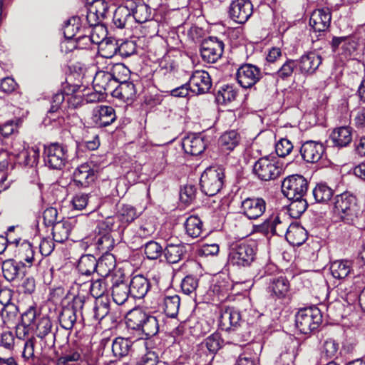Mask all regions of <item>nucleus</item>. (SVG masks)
I'll return each instance as SVG.
<instances>
[{
    "instance_id": "nucleus-60",
    "label": "nucleus",
    "mask_w": 365,
    "mask_h": 365,
    "mask_svg": "<svg viewBox=\"0 0 365 365\" xmlns=\"http://www.w3.org/2000/svg\"><path fill=\"white\" fill-rule=\"evenodd\" d=\"M106 291L107 284L105 279H98L90 284V292L96 299L101 297H108L107 296H104Z\"/></svg>"
},
{
    "instance_id": "nucleus-57",
    "label": "nucleus",
    "mask_w": 365,
    "mask_h": 365,
    "mask_svg": "<svg viewBox=\"0 0 365 365\" xmlns=\"http://www.w3.org/2000/svg\"><path fill=\"white\" fill-rule=\"evenodd\" d=\"M128 73V68L123 63L114 64L110 72L112 79L115 81V84L127 81L126 78Z\"/></svg>"
},
{
    "instance_id": "nucleus-14",
    "label": "nucleus",
    "mask_w": 365,
    "mask_h": 365,
    "mask_svg": "<svg viewBox=\"0 0 365 365\" xmlns=\"http://www.w3.org/2000/svg\"><path fill=\"white\" fill-rule=\"evenodd\" d=\"M253 13V6L250 0H236L230 6V17L238 24H245Z\"/></svg>"
},
{
    "instance_id": "nucleus-2",
    "label": "nucleus",
    "mask_w": 365,
    "mask_h": 365,
    "mask_svg": "<svg viewBox=\"0 0 365 365\" xmlns=\"http://www.w3.org/2000/svg\"><path fill=\"white\" fill-rule=\"evenodd\" d=\"M257 244L248 240L233 243L230 248V262L239 267H250L256 259Z\"/></svg>"
},
{
    "instance_id": "nucleus-9",
    "label": "nucleus",
    "mask_w": 365,
    "mask_h": 365,
    "mask_svg": "<svg viewBox=\"0 0 365 365\" xmlns=\"http://www.w3.org/2000/svg\"><path fill=\"white\" fill-rule=\"evenodd\" d=\"M93 319L100 322L106 317L112 322H117L121 318V313L118 307L111 308L108 297L96 299L91 313Z\"/></svg>"
},
{
    "instance_id": "nucleus-10",
    "label": "nucleus",
    "mask_w": 365,
    "mask_h": 365,
    "mask_svg": "<svg viewBox=\"0 0 365 365\" xmlns=\"http://www.w3.org/2000/svg\"><path fill=\"white\" fill-rule=\"evenodd\" d=\"M225 44L222 41L215 36L204 39L200 44V55L205 62L213 63L222 56Z\"/></svg>"
},
{
    "instance_id": "nucleus-6",
    "label": "nucleus",
    "mask_w": 365,
    "mask_h": 365,
    "mask_svg": "<svg viewBox=\"0 0 365 365\" xmlns=\"http://www.w3.org/2000/svg\"><path fill=\"white\" fill-rule=\"evenodd\" d=\"M283 172L282 165L269 157H263L258 159L254 164V174L262 181L275 180Z\"/></svg>"
},
{
    "instance_id": "nucleus-53",
    "label": "nucleus",
    "mask_w": 365,
    "mask_h": 365,
    "mask_svg": "<svg viewBox=\"0 0 365 365\" xmlns=\"http://www.w3.org/2000/svg\"><path fill=\"white\" fill-rule=\"evenodd\" d=\"M222 342L223 341L220 338L219 334L215 333L206 338L205 341L200 344L202 347H204L215 356L218 350L222 347Z\"/></svg>"
},
{
    "instance_id": "nucleus-23",
    "label": "nucleus",
    "mask_w": 365,
    "mask_h": 365,
    "mask_svg": "<svg viewBox=\"0 0 365 365\" xmlns=\"http://www.w3.org/2000/svg\"><path fill=\"white\" fill-rule=\"evenodd\" d=\"M115 86V81L112 79L110 72L100 71L96 73L93 80V87L96 93L113 92Z\"/></svg>"
},
{
    "instance_id": "nucleus-3",
    "label": "nucleus",
    "mask_w": 365,
    "mask_h": 365,
    "mask_svg": "<svg viewBox=\"0 0 365 365\" xmlns=\"http://www.w3.org/2000/svg\"><path fill=\"white\" fill-rule=\"evenodd\" d=\"M295 322L301 333L310 334L322 322L321 310L315 306L301 309L296 314Z\"/></svg>"
},
{
    "instance_id": "nucleus-44",
    "label": "nucleus",
    "mask_w": 365,
    "mask_h": 365,
    "mask_svg": "<svg viewBox=\"0 0 365 365\" xmlns=\"http://www.w3.org/2000/svg\"><path fill=\"white\" fill-rule=\"evenodd\" d=\"M330 271L336 279L346 277L351 271V262L347 260H336L331 263Z\"/></svg>"
},
{
    "instance_id": "nucleus-40",
    "label": "nucleus",
    "mask_w": 365,
    "mask_h": 365,
    "mask_svg": "<svg viewBox=\"0 0 365 365\" xmlns=\"http://www.w3.org/2000/svg\"><path fill=\"white\" fill-rule=\"evenodd\" d=\"M39 150L36 147H31L21 151L19 156V163L24 167L33 168L38 164Z\"/></svg>"
},
{
    "instance_id": "nucleus-27",
    "label": "nucleus",
    "mask_w": 365,
    "mask_h": 365,
    "mask_svg": "<svg viewBox=\"0 0 365 365\" xmlns=\"http://www.w3.org/2000/svg\"><path fill=\"white\" fill-rule=\"evenodd\" d=\"M268 291L278 298H284L289 291V282L285 277H273L269 279Z\"/></svg>"
},
{
    "instance_id": "nucleus-11",
    "label": "nucleus",
    "mask_w": 365,
    "mask_h": 365,
    "mask_svg": "<svg viewBox=\"0 0 365 365\" xmlns=\"http://www.w3.org/2000/svg\"><path fill=\"white\" fill-rule=\"evenodd\" d=\"M91 120L96 128L107 127L116 120L115 110L112 106H97L92 110Z\"/></svg>"
},
{
    "instance_id": "nucleus-58",
    "label": "nucleus",
    "mask_w": 365,
    "mask_h": 365,
    "mask_svg": "<svg viewBox=\"0 0 365 365\" xmlns=\"http://www.w3.org/2000/svg\"><path fill=\"white\" fill-rule=\"evenodd\" d=\"M294 70L298 71L297 60H287L277 70V74L282 79L290 77Z\"/></svg>"
},
{
    "instance_id": "nucleus-35",
    "label": "nucleus",
    "mask_w": 365,
    "mask_h": 365,
    "mask_svg": "<svg viewBox=\"0 0 365 365\" xmlns=\"http://www.w3.org/2000/svg\"><path fill=\"white\" fill-rule=\"evenodd\" d=\"M85 28V26H82L78 16H73L65 23L63 26L64 36L69 41H72Z\"/></svg>"
},
{
    "instance_id": "nucleus-45",
    "label": "nucleus",
    "mask_w": 365,
    "mask_h": 365,
    "mask_svg": "<svg viewBox=\"0 0 365 365\" xmlns=\"http://www.w3.org/2000/svg\"><path fill=\"white\" fill-rule=\"evenodd\" d=\"M115 215L123 228L138 217L136 209L130 205H123Z\"/></svg>"
},
{
    "instance_id": "nucleus-7",
    "label": "nucleus",
    "mask_w": 365,
    "mask_h": 365,
    "mask_svg": "<svg viewBox=\"0 0 365 365\" xmlns=\"http://www.w3.org/2000/svg\"><path fill=\"white\" fill-rule=\"evenodd\" d=\"M308 180L301 175H291L282 182V192L288 199H300L307 195Z\"/></svg>"
},
{
    "instance_id": "nucleus-13",
    "label": "nucleus",
    "mask_w": 365,
    "mask_h": 365,
    "mask_svg": "<svg viewBox=\"0 0 365 365\" xmlns=\"http://www.w3.org/2000/svg\"><path fill=\"white\" fill-rule=\"evenodd\" d=\"M266 210V202L262 197H247L241 202L240 210L250 220L261 217Z\"/></svg>"
},
{
    "instance_id": "nucleus-4",
    "label": "nucleus",
    "mask_w": 365,
    "mask_h": 365,
    "mask_svg": "<svg viewBox=\"0 0 365 365\" xmlns=\"http://www.w3.org/2000/svg\"><path fill=\"white\" fill-rule=\"evenodd\" d=\"M225 173L220 168H208L201 175L200 185L201 190L206 195L214 196L222 188Z\"/></svg>"
},
{
    "instance_id": "nucleus-1",
    "label": "nucleus",
    "mask_w": 365,
    "mask_h": 365,
    "mask_svg": "<svg viewBox=\"0 0 365 365\" xmlns=\"http://www.w3.org/2000/svg\"><path fill=\"white\" fill-rule=\"evenodd\" d=\"M334 214L344 223L359 227L361 212L356 197L345 192L334 197Z\"/></svg>"
},
{
    "instance_id": "nucleus-19",
    "label": "nucleus",
    "mask_w": 365,
    "mask_h": 365,
    "mask_svg": "<svg viewBox=\"0 0 365 365\" xmlns=\"http://www.w3.org/2000/svg\"><path fill=\"white\" fill-rule=\"evenodd\" d=\"M331 15L329 9L315 10L311 15L309 25L315 32L326 31L331 23Z\"/></svg>"
},
{
    "instance_id": "nucleus-5",
    "label": "nucleus",
    "mask_w": 365,
    "mask_h": 365,
    "mask_svg": "<svg viewBox=\"0 0 365 365\" xmlns=\"http://www.w3.org/2000/svg\"><path fill=\"white\" fill-rule=\"evenodd\" d=\"M43 157L45 165L49 168L62 170L68 160L67 146L58 143L44 145Z\"/></svg>"
},
{
    "instance_id": "nucleus-46",
    "label": "nucleus",
    "mask_w": 365,
    "mask_h": 365,
    "mask_svg": "<svg viewBox=\"0 0 365 365\" xmlns=\"http://www.w3.org/2000/svg\"><path fill=\"white\" fill-rule=\"evenodd\" d=\"M186 233L192 238L200 236L202 232V222L197 216H190L184 224Z\"/></svg>"
},
{
    "instance_id": "nucleus-41",
    "label": "nucleus",
    "mask_w": 365,
    "mask_h": 365,
    "mask_svg": "<svg viewBox=\"0 0 365 365\" xmlns=\"http://www.w3.org/2000/svg\"><path fill=\"white\" fill-rule=\"evenodd\" d=\"M163 303L164 312L168 317L174 318L178 315L180 305V298L178 294H165Z\"/></svg>"
},
{
    "instance_id": "nucleus-48",
    "label": "nucleus",
    "mask_w": 365,
    "mask_h": 365,
    "mask_svg": "<svg viewBox=\"0 0 365 365\" xmlns=\"http://www.w3.org/2000/svg\"><path fill=\"white\" fill-rule=\"evenodd\" d=\"M131 13L133 21L139 24L145 23L152 19L151 9L145 1L143 4L136 5Z\"/></svg>"
},
{
    "instance_id": "nucleus-28",
    "label": "nucleus",
    "mask_w": 365,
    "mask_h": 365,
    "mask_svg": "<svg viewBox=\"0 0 365 365\" xmlns=\"http://www.w3.org/2000/svg\"><path fill=\"white\" fill-rule=\"evenodd\" d=\"M286 239L293 246H300L307 240V232L297 223L291 224L287 230Z\"/></svg>"
},
{
    "instance_id": "nucleus-34",
    "label": "nucleus",
    "mask_w": 365,
    "mask_h": 365,
    "mask_svg": "<svg viewBox=\"0 0 365 365\" xmlns=\"http://www.w3.org/2000/svg\"><path fill=\"white\" fill-rule=\"evenodd\" d=\"M97 262L98 267L96 272L103 278L108 277L115 268V258L110 253L103 255Z\"/></svg>"
},
{
    "instance_id": "nucleus-63",
    "label": "nucleus",
    "mask_w": 365,
    "mask_h": 365,
    "mask_svg": "<svg viewBox=\"0 0 365 365\" xmlns=\"http://www.w3.org/2000/svg\"><path fill=\"white\" fill-rule=\"evenodd\" d=\"M81 359V354L77 349H70L63 354L56 361V365H68L70 362L78 361Z\"/></svg>"
},
{
    "instance_id": "nucleus-29",
    "label": "nucleus",
    "mask_w": 365,
    "mask_h": 365,
    "mask_svg": "<svg viewBox=\"0 0 365 365\" xmlns=\"http://www.w3.org/2000/svg\"><path fill=\"white\" fill-rule=\"evenodd\" d=\"M133 342L129 338L116 337L112 342L113 356L116 359L125 357L132 351Z\"/></svg>"
},
{
    "instance_id": "nucleus-22",
    "label": "nucleus",
    "mask_w": 365,
    "mask_h": 365,
    "mask_svg": "<svg viewBox=\"0 0 365 365\" xmlns=\"http://www.w3.org/2000/svg\"><path fill=\"white\" fill-rule=\"evenodd\" d=\"M128 287L130 297L136 299H143L150 289V284L146 277L143 275L138 274L131 278Z\"/></svg>"
},
{
    "instance_id": "nucleus-37",
    "label": "nucleus",
    "mask_w": 365,
    "mask_h": 365,
    "mask_svg": "<svg viewBox=\"0 0 365 365\" xmlns=\"http://www.w3.org/2000/svg\"><path fill=\"white\" fill-rule=\"evenodd\" d=\"M148 313L140 308H135L128 312L126 315V324L128 328L140 331V328L145 320Z\"/></svg>"
},
{
    "instance_id": "nucleus-59",
    "label": "nucleus",
    "mask_w": 365,
    "mask_h": 365,
    "mask_svg": "<svg viewBox=\"0 0 365 365\" xmlns=\"http://www.w3.org/2000/svg\"><path fill=\"white\" fill-rule=\"evenodd\" d=\"M215 356L202 347L200 344L197 346L194 359L197 365H210Z\"/></svg>"
},
{
    "instance_id": "nucleus-30",
    "label": "nucleus",
    "mask_w": 365,
    "mask_h": 365,
    "mask_svg": "<svg viewBox=\"0 0 365 365\" xmlns=\"http://www.w3.org/2000/svg\"><path fill=\"white\" fill-rule=\"evenodd\" d=\"M36 336L41 339L48 338L49 346H53L56 334L52 332V322L48 317H43L38 319L36 324Z\"/></svg>"
},
{
    "instance_id": "nucleus-54",
    "label": "nucleus",
    "mask_w": 365,
    "mask_h": 365,
    "mask_svg": "<svg viewBox=\"0 0 365 365\" xmlns=\"http://www.w3.org/2000/svg\"><path fill=\"white\" fill-rule=\"evenodd\" d=\"M292 202L289 206L290 215L294 218L299 217L308 207L307 200L304 197L300 199H290Z\"/></svg>"
},
{
    "instance_id": "nucleus-20",
    "label": "nucleus",
    "mask_w": 365,
    "mask_h": 365,
    "mask_svg": "<svg viewBox=\"0 0 365 365\" xmlns=\"http://www.w3.org/2000/svg\"><path fill=\"white\" fill-rule=\"evenodd\" d=\"M241 323L240 312L234 309H226L220 317L219 326L221 330L227 332L237 330Z\"/></svg>"
},
{
    "instance_id": "nucleus-43",
    "label": "nucleus",
    "mask_w": 365,
    "mask_h": 365,
    "mask_svg": "<svg viewBox=\"0 0 365 365\" xmlns=\"http://www.w3.org/2000/svg\"><path fill=\"white\" fill-rule=\"evenodd\" d=\"M334 195L333 190L326 183H318L313 189L312 196L315 202L326 203L329 202Z\"/></svg>"
},
{
    "instance_id": "nucleus-61",
    "label": "nucleus",
    "mask_w": 365,
    "mask_h": 365,
    "mask_svg": "<svg viewBox=\"0 0 365 365\" xmlns=\"http://www.w3.org/2000/svg\"><path fill=\"white\" fill-rule=\"evenodd\" d=\"M237 92L232 86L226 85L222 86L217 92V99L218 101L231 102L235 100Z\"/></svg>"
},
{
    "instance_id": "nucleus-8",
    "label": "nucleus",
    "mask_w": 365,
    "mask_h": 365,
    "mask_svg": "<svg viewBox=\"0 0 365 365\" xmlns=\"http://www.w3.org/2000/svg\"><path fill=\"white\" fill-rule=\"evenodd\" d=\"M86 303L83 296H76L73 298L72 304L63 307L59 315V323L63 329L69 330L73 327L77 319L76 312L81 311L83 315V309Z\"/></svg>"
},
{
    "instance_id": "nucleus-39",
    "label": "nucleus",
    "mask_w": 365,
    "mask_h": 365,
    "mask_svg": "<svg viewBox=\"0 0 365 365\" xmlns=\"http://www.w3.org/2000/svg\"><path fill=\"white\" fill-rule=\"evenodd\" d=\"M130 289L128 284L123 281L116 282L112 287V297L118 305L123 304L128 299Z\"/></svg>"
},
{
    "instance_id": "nucleus-26",
    "label": "nucleus",
    "mask_w": 365,
    "mask_h": 365,
    "mask_svg": "<svg viewBox=\"0 0 365 365\" xmlns=\"http://www.w3.org/2000/svg\"><path fill=\"white\" fill-rule=\"evenodd\" d=\"M136 88L133 82L125 81L120 83L113 91V96L127 103H131L136 98Z\"/></svg>"
},
{
    "instance_id": "nucleus-21",
    "label": "nucleus",
    "mask_w": 365,
    "mask_h": 365,
    "mask_svg": "<svg viewBox=\"0 0 365 365\" xmlns=\"http://www.w3.org/2000/svg\"><path fill=\"white\" fill-rule=\"evenodd\" d=\"M96 178L95 170L88 163L79 165L73 173V182L81 187H87Z\"/></svg>"
},
{
    "instance_id": "nucleus-56",
    "label": "nucleus",
    "mask_w": 365,
    "mask_h": 365,
    "mask_svg": "<svg viewBox=\"0 0 365 365\" xmlns=\"http://www.w3.org/2000/svg\"><path fill=\"white\" fill-rule=\"evenodd\" d=\"M339 349V344L333 339L329 338L324 341L321 348V354L326 359L334 358Z\"/></svg>"
},
{
    "instance_id": "nucleus-17",
    "label": "nucleus",
    "mask_w": 365,
    "mask_h": 365,
    "mask_svg": "<svg viewBox=\"0 0 365 365\" xmlns=\"http://www.w3.org/2000/svg\"><path fill=\"white\" fill-rule=\"evenodd\" d=\"M297 62L299 73L308 76L316 72L322 62V58L317 53L310 51L302 55Z\"/></svg>"
},
{
    "instance_id": "nucleus-42",
    "label": "nucleus",
    "mask_w": 365,
    "mask_h": 365,
    "mask_svg": "<svg viewBox=\"0 0 365 365\" xmlns=\"http://www.w3.org/2000/svg\"><path fill=\"white\" fill-rule=\"evenodd\" d=\"M11 242L16 244L18 246L19 255L21 259L28 263L29 266H31L35 260V252L32 245L27 240H24L20 243V240L16 239Z\"/></svg>"
},
{
    "instance_id": "nucleus-32",
    "label": "nucleus",
    "mask_w": 365,
    "mask_h": 365,
    "mask_svg": "<svg viewBox=\"0 0 365 365\" xmlns=\"http://www.w3.org/2000/svg\"><path fill=\"white\" fill-rule=\"evenodd\" d=\"M240 134L235 130L225 132L219 138L218 144L222 152L233 150L240 141Z\"/></svg>"
},
{
    "instance_id": "nucleus-55",
    "label": "nucleus",
    "mask_w": 365,
    "mask_h": 365,
    "mask_svg": "<svg viewBox=\"0 0 365 365\" xmlns=\"http://www.w3.org/2000/svg\"><path fill=\"white\" fill-rule=\"evenodd\" d=\"M143 247L146 257L152 260L158 259L164 252L160 244L153 240L146 242Z\"/></svg>"
},
{
    "instance_id": "nucleus-15",
    "label": "nucleus",
    "mask_w": 365,
    "mask_h": 365,
    "mask_svg": "<svg viewBox=\"0 0 365 365\" xmlns=\"http://www.w3.org/2000/svg\"><path fill=\"white\" fill-rule=\"evenodd\" d=\"M299 153L305 162L315 163L322 159L325 153V147L321 142L307 140L302 143Z\"/></svg>"
},
{
    "instance_id": "nucleus-49",
    "label": "nucleus",
    "mask_w": 365,
    "mask_h": 365,
    "mask_svg": "<svg viewBox=\"0 0 365 365\" xmlns=\"http://www.w3.org/2000/svg\"><path fill=\"white\" fill-rule=\"evenodd\" d=\"M90 28H85L72 41L68 43H73L74 48L86 49L91 48L93 44L92 41L94 40L90 36Z\"/></svg>"
},
{
    "instance_id": "nucleus-64",
    "label": "nucleus",
    "mask_w": 365,
    "mask_h": 365,
    "mask_svg": "<svg viewBox=\"0 0 365 365\" xmlns=\"http://www.w3.org/2000/svg\"><path fill=\"white\" fill-rule=\"evenodd\" d=\"M19 312L18 307L13 303L6 302L1 310V317L4 324L13 321Z\"/></svg>"
},
{
    "instance_id": "nucleus-38",
    "label": "nucleus",
    "mask_w": 365,
    "mask_h": 365,
    "mask_svg": "<svg viewBox=\"0 0 365 365\" xmlns=\"http://www.w3.org/2000/svg\"><path fill=\"white\" fill-rule=\"evenodd\" d=\"M71 228V223L68 220L57 222L53 225V240L60 243L65 242L68 238Z\"/></svg>"
},
{
    "instance_id": "nucleus-24",
    "label": "nucleus",
    "mask_w": 365,
    "mask_h": 365,
    "mask_svg": "<svg viewBox=\"0 0 365 365\" xmlns=\"http://www.w3.org/2000/svg\"><path fill=\"white\" fill-rule=\"evenodd\" d=\"M24 267V264L22 262H18L14 259H6L1 263L3 277L9 282H14L19 278Z\"/></svg>"
},
{
    "instance_id": "nucleus-25",
    "label": "nucleus",
    "mask_w": 365,
    "mask_h": 365,
    "mask_svg": "<svg viewBox=\"0 0 365 365\" xmlns=\"http://www.w3.org/2000/svg\"><path fill=\"white\" fill-rule=\"evenodd\" d=\"M330 139L334 147H346L352 141V128L349 126L336 128L331 132Z\"/></svg>"
},
{
    "instance_id": "nucleus-50",
    "label": "nucleus",
    "mask_w": 365,
    "mask_h": 365,
    "mask_svg": "<svg viewBox=\"0 0 365 365\" xmlns=\"http://www.w3.org/2000/svg\"><path fill=\"white\" fill-rule=\"evenodd\" d=\"M96 245L99 251L106 254L114 247L115 240L110 233H98Z\"/></svg>"
},
{
    "instance_id": "nucleus-51",
    "label": "nucleus",
    "mask_w": 365,
    "mask_h": 365,
    "mask_svg": "<svg viewBox=\"0 0 365 365\" xmlns=\"http://www.w3.org/2000/svg\"><path fill=\"white\" fill-rule=\"evenodd\" d=\"M140 331L147 337H151L157 334L159 331V324L157 318L148 314L140 328Z\"/></svg>"
},
{
    "instance_id": "nucleus-47",
    "label": "nucleus",
    "mask_w": 365,
    "mask_h": 365,
    "mask_svg": "<svg viewBox=\"0 0 365 365\" xmlns=\"http://www.w3.org/2000/svg\"><path fill=\"white\" fill-rule=\"evenodd\" d=\"M123 229L116 215L109 216L104 220L98 222L97 226L98 233H110Z\"/></svg>"
},
{
    "instance_id": "nucleus-16",
    "label": "nucleus",
    "mask_w": 365,
    "mask_h": 365,
    "mask_svg": "<svg viewBox=\"0 0 365 365\" xmlns=\"http://www.w3.org/2000/svg\"><path fill=\"white\" fill-rule=\"evenodd\" d=\"M188 86L190 92L196 95L206 93L212 86L210 76L205 71H195L190 78Z\"/></svg>"
},
{
    "instance_id": "nucleus-12",
    "label": "nucleus",
    "mask_w": 365,
    "mask_h": 365,
    "mask_svg": "<svg viewBox=\"0 0 365 365\" xmlns=\"http://www.w3.org/2000/svg\"><path fill=\"white\" fill-rule=\"evenodd\" d=\"M261 78L260 69L252 64L242 65L237 72V80L239 84L245 88H249L255 85Z\"/></svg>"
},
{
    "instance_id": "nucleus-36",
    "label": "nucleus",
    "mask_w": 365,
    "mask_h": 365,
    "mask_svg": "<svg viewBox=\"0 0 365 365\" xmlns=\"http://www.w3.org/2000/svg\"><path fill=\"white\" fill-rule=\"evenodd\" d=\"M163 254L168 262L175 264L181 260L186 254V247L182 244H168L164 249Z\"/></svg>"
},
{
    "instance_id": "nucleus-33",
    "label": "nucleus",
    "mask_w": 365,
    "mask_h": 365,
    "mask_svg": "<svg viewBox=\"0 0 365 365\" xmlns=\"http://www.w3.org/2000/svg\"><path fill=\"white\" fill-rule=\"evenodd\" d=\"M113 21L118 29L126 28L133 22L131 11L128 6H118L114 11Z\"/></svg>"
},
{
    "instance_id": "nucleus-52",
    "label": "nucleus",
    "mask_w": 365,
    "mask_h": 365,
    "mask_svg": "<svg viewBox=\"0 0 365 365\" xmlns=\"http://www.w3.org/2000/svg\"><path fill=\"white\" fill-rule=\"evenodd\" d=\"M118 48L117 41L112 38H106L99 46L101 55L107 58H110L118 53Z\"/></svg>"
},
{
    "instance_id": "nucleus-31",
    "label": "nucleus",
    "mask_w": 365,
    "mask_h": 365,
    "mask_svg": "<svg viewBox=\"0 0 365 365\" xmlns=\"http://www.w3.org/2000/svg\"><path fill=\"white\" fill-rule=\"evenodd\" d=\"M98 262L92 255H84L81 257L77 264V269L81 276L91 277L96 272Z\"/></svg>"
},
{
    "instance_id": "nucleus-62",
    "label": "nucleus",
    "mask_w": 365,
    "mask_h": 365,
    "mask_svg": "<svg viewBox=\"0 0 365 365\" xmlns=\"http://www.w3.org/2000/svg\"><path fill=\"white\" fill-rule=\"evenodd\" d=\"M199 279L197 277L187 275L181 282V289L183 293L191 294L194 293L198 287Z\"/></svg>"
},
{
    "instance_id": "nucleus-18",
    "label": "nucleus",
    "mask_w": 365,
    "mask_h": 365,
    "mask_svg": "<svg viewBox=\"0 0 365 365\" xmlns=\"http://www.w3.org/2000/svg\"><path fill=\"white\" fill-rule=\"evenodd\" d=\"M207 145V140L201 134L188 135L182 140V148L185 153L191 155L202 154Z\"/></svg>"
}]
</instances>
